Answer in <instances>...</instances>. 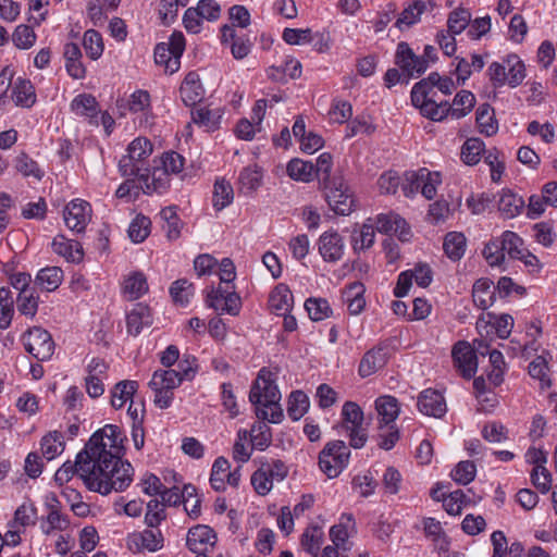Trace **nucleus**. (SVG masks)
I'll use <instances>...</instances> for the list:
<instances>
[{"label":"nucleus","mask_w":557,"mask_h":557,"mask_svg":"<svg viewBox=\"0 0 557 557\" xmlns=\"http://www.w3.org/2000/svg\"><path fill=\"white\" fill-rule=\"evenodd\" d=\"M51 245L53 251L64 257L69 262L79 263L84 259L83 247L76 240H71L63 235H58L54 237Z\"/></svg>","instance_id":"22"},{"label":"nucleus","mask_w":557,"mask_h":557,"mask_svg":"<svg viewBox=\"0 0 557 557\" xmlns=\"http://www.w3.org/2000/svg\"><path fill=\"white\" fill-rule=\"evenodd\" d=\"M230 470V462L224 457H218L213 465L210 475V484L213 490L220 492L225 490V481Z\"/></svg>","instance_id":"46"},{"label":"nucleus","mask_w":557,"mask_h":557,"mask_svg":"<svg viewBox=\"0 0 557 557\" xmlns=\"http://www.w3.org/2000/svg\"><path fill=\"white\" fill-rule=\"evenodd\" d=\"M276 377L275 373L262 368L249 392V400L256 407V416L271 423H280L284 418Z\"/></svg>","instance_id":"2"},{"label":"nucleus","mask_w":557,"mask_h":557,"mask_svg":"<svg viewBox=\"0 0 557 557\" xmlns=\"http://www.w3.org/2000/svg\"><path fill=\"white\" fill-rule=\"evenodd\" d=\"M349 528H354V519L351 515H343L339 523L331 528L330 537L337 548H342L343 550L349 549L347 543L349 537Z\"/></svg>","instance_id":"32"},{"label":"nucleus","mask_w":557,"mask_h":557,"mask_svg":"<svg viewBox=\"0 0 557 557\" xmlns=\"http://www.w3.org/2000/svg\"><path fill=\"white\" fill-rule=\"evenodd\" d=\"M455 366L466 379H471L478 369V357L473 347L466 341L456 343L451 350Z\"/></svg>","instance_id":"12"},{"label":"nucleus","mask_w":557,"mask_h":557,"mask_svg":"<svg viewBox=\"0 0 557 557\" xmlns=\"http://www.w3.org/2000/svg\"><path fill=\"white\" fill-rule=\"evenodd\" d=\"M12 99L16 106L30 108L36 101L35 89L32 83L27 79L17 78L13 87Z\"/></svg>","instance_id":"35"},{"label":"nucleus","mask_w":557,"mask_h":557,"mask_svg":"<svg viewBox=\"0 0 557 557\" xmlns=\"http://www.w3.org/2000/svg\"><path fill=\"white\" fill-rule=\"evenodd\" d=\"M305 309L312 321H323L330 318L333 310L325 298L311 297L305 301Z\"/></svg>","instance_id":"42"},{"label":"nucleus","mask_w":557,"mask_h":557,"mask_svg":"<svg viewBox=\"0 0 557 557\" xmlns=\"http://www.w3.org/2000/svg\"><path fill=\"white\" fill-rule=\"evenodd\" d=\"M323 531L319 527L305 530L301 535V546L312 556H317L322 544Z\"/></svg>","instance_id":"57"},{"label":"nucleus","mask_w":557,"mask_h":557,"mask_svg":"<svg viewBox=\"0 0 557 557\" xmlns=\"http://www.w3.org/2000/svg\"><path fill=\"white\" fill-rule=\"evenodd\" d=\"M125 435L117 425L107 424L95 432L86 444V454L78 462L86 486L102 495L122 492L129 486L134 468L123 461Z\"/></svg>","instance_id":"1"},{"label":"nucleus","mask_w":557,"mask_h":557,"mask_svg":"<svg viewBox=\"0 0 557 557\" xmlns=\"http://www.w3.org/2000/svg\"><path fill=\"white\" fill-rule=\"evenodd\" d=\"M170 294L176 304L185 306L194 295V286L187 280H177L172 283Z\"/></svg>","instance_id":"60"},{"label":"nucleus","mask_w":557,"mask_h":557,"mask_svg":"<svg viewBox=\"0 0 557 557\" xmlns=\"http://www.w3.org/2000/svg\"><path fill=\"white\" fill-rule=\"evenodd\" d=\"M350 451L343 441L327 443L319 455V466L327 478L333 479L348 465Z\"/></svg>","instance_id":"5"},{"label":"nucleus","mask_w":557,"mask_h":557,"mask_svg":"<svg viewBox=\"0 0 557 557\" xmlns=\"http://www.w3.org/2000/svg\"><path fill=\"white\" fill-rule=\"evenodd\" d=\"M166 518L163 504L158 499H151L147 504V512L145 515V523L148 528H158Z\"/></svg>","instance_id":"64"},{"label":"nucleus","mask_w":557,"mask_h":557,"mask_svg":"<svg viewBox=\"0 0 557 557\" xmlns=\"http://www.w3.org/2000/svg\"><path fill=\"white\" fill-rule=\"evenodd\" d=\"M148 289L147 277L140 271L129 273L123 281L122 292L128 300L139 299Z\"/></svg>","instance_id":"24"},{"label":"nucleus","mask_w":557,"mask_h":557,"mask_svg":"<svg viewBox=\"0 0 557 557\" xmlns=\"http://www.w3.org/2000/svg\"><path fill=\"white\" fill-rule=\"evenodd\" d=\"M375 224L380 233L395 234L401 242H408L411 238L410 227L397 213H381L376 216Z\"/></svg>","instance_id":"16"},{"label":"nucleus","mask_w":557,"mask_h":557,"mask_svg":"<svg viewBox=\"0 0 557 557\" xmlns=\"http://www.w3.org/2000/svg\"><path fill=\"white\" fill-rule=\"evenodd\" d=\"M71 110L79 116L90 119V123L98 124L97 115L99 113L98 102L92 95H77L71 102Z\"/></svg>","instance_id":"25"},{"label":"nucleus","mask_w":557,"mask_h":557,"mask_svg":"<svg viewBox=\"0 0 557 557\" xmlns=\"http://www.w3.org/2000/svg\"><path fill=\"white\" fill-rule=\"evenodd\" d=\"M418 408L421 413L441 418L447 410L443 395L432 388L424 389L418 397Z\"/></svg>","instance_id":"17"},{"label":"nucleus","mask_w":557,"mask_h":557,"mask_svg":"<svg viewBox=\"0 0 557 557\" xmlns=\"http://www.w3.org/2000/svg\"><path fill=\"white\" fill-rule=\"evenodd\" d=\"M471 22V13L465 8H458L450 12L447 20L448 32L461 34Z\"/></svg>","instance_id":"51"},{"label":"nucleus","mask_w":557,"mask_h":557,"mask_svg":"<svg viewBox=\"0 0 557 557\" xmlns=\"http://www.w3.org/2000/svg\"><path fill=\"white\" fill-rule=\"evenodd\" d=\"M127 547L135 553L157 552L163 547L164 537L159 528H148L140 532H133L127 536Z\"/></svg>","instance_id":"10"},{"label":"nucleus","mask_w":557,"mask_h":557,"mask_svg":"<svg viewBox=\"0 0 557 557\" xmlns=\"http://www.w3.org/2000/svg\"><path fill=\"white\" fill-rule=\"evenodd\" d=\"M318 250L325 262H337L344 256V238L336 231H326L319 237Z\"/></svg>","instance_id":"14"},{"label":"nucleus","mask_w":557,"mask_h":557,"mask_svg":"<svg viewBox=\"0 0 557 557\" xmlns=\"http://www.w3.org/2000/svg\"><path fill=\"white\" fill-rule=\"evenodd\" d=\"M363 293L364 286L359 282L350 284L348 289L345 292V300L350 314L357 315L364 309L366 300Z\"/></svg>","instance_id":"40"},{"label":"nucleus","mask_w":557,"mask_h":557,"mask_svg":"<svg viewBox=\"0 0 557 557\" xmlns=\"http://www.w3.org/2000/svg\"><path fill=\"white\" fill-rule=\"evenodd\" d=\"M152 153V144L144 137L135 138L127 148V154L119 162L122 176H135L138 180L148 178L150 169L148 158Z\"/></svg>","instance_id":"3"},{"label":"nucleus","mask_w":557,"mask_h":557,"mask_svg":"<svg viewBox=\"0 0 557 557\" xmlns=\"http://www.w3.org/2000/svg\"><path fill=\"white\" fill-rule=\"evenodd\" d=\"M484 150V144L479 138H469L461 148V159L468 165H475Z\"/></svg>","instance_id":"52"},{"label":"nucleus","mask_w":557,"mask_h":557,"mask_svg":"<svg viewBox=\"0 0 557 557\" xmlns=\"http://www.w3.org/2000/svg\"><path fill=\"white\" fill-rule=\"evenodd\" d=\"M395 62L400 67L407 79L420 76L428 69V61L416 55L409 45L401 41L397 45Z\"/></svg>","instance_id":"9"},{"label":"nucleus","mask_w":557,"mask_h":557,"mask_svg":"<svg viewBox=\"0 0 557 557\" xmlns=\"http://www.w3.org/2000/svg\"><path fill=\"white\" fill-rule=\"evenodd\" d=\"M309 398L302 391H294L289 395L287 413L294 421L299 420L308 411Z\"/></svg>","instance_id":"44"},{"label":"nucleus","mask_w":557,"mask_h":557,"mask_svg":"<svg viewBox=\"0 0 557 557\" xmlns=\"http://www.w3.org/2000/svg\"><path fill=\"white\" fill-rule=\"evenodd\" d=\"M16 308L21 314L35 317L38 309V296L34 290H24L16 298Z\"/></svg>","instance_id":"58"},{"label":"nucleus","mask_w":557,"mask_h":557,"mask_svg":"<svg viewBox=\"0 0 557 557\" xmlns=\"http://www.w3.org/2000/svg\"><path fill=\"white\" fill-rule=\"evenodd\" d=\"M15 169L23 176L28 177L32 176L38 181H40L44 176V172L37 164L35 160L29 158L26 153H20L15 159Z\"/></svg>","instance_id":"53"},{"label":"nucleus","mask_w":557,"mask_h":557,"mask_svg":"<svg viewBox=\"0 0 557 557\" xmlns=\"http://www.w3.org/2000/svg\"><path fill=\"white\" fill-rule=\"evenodd\" d=\"M83 46L90 59L97 60L103 52V41L101 35L94 29H88L84 34Z\"/></svg>","instance_id":"55"},{"label":"nucleus","mask_w":557,"mask_h":557,"mask_svg":"<svg viewBox=\"0 0 557 557\" xmlns=\"http://www.w3.org/2000/svg\"><path fill=\"white\" fill-rule=\"evenodd\" d=\"M287 473L281 460H260L259 468L251 475V485L257 494L264 496L272 490L274 482H282Z\"/></svg>","instance_id":"6"},{"label":"nucleus","mask_w":557,"mask_h":557,"mask_svg":"<svg viewBox=\"0 0 557 557\" xmlns=\"http://www.w3.org/2000/svg\"><path fill=\"white\" fill-rule=\"evenodd\" d=\"M507 64V83L510 87L519 86L525 78V66L520 58L516 54H510L505 59Z\"/></svg>","instance_id":"43"},{"label":"nucleus","mask_w":557,"mask_h":557,"mask_svg":"<svg viewBox=\"0 0 557 557\" xmlns=\"http://www.w3.org/2000/svg\"><path fill=\"white\" fill-rule=\"evenodd\" d=\"M483 256L491 267H499L505 261V253L498 237L491 239L483 249Z\"/></svg>","instance_id":"59"},{"label":"nucleus","mask_w":557,"mask_h":557,"mask_svg":"<svg viewBox=\"0 0 557 557\" xmlns=\"http://www.w3.org/2000/svg\"><path fill=\"white\" fill-rule=\"evenodd\" d=\"M40 446L44 457L52 460L64 449L63 436L58 431L50 432L42 437Z\"/></svg>","instance_id":"41"},{"label":"nucleus","mask_w":557,"mask_h":557,"mask_svg":"<svg viewBox=\"0 0 557 557\" xmlns=\"http://www.w3.org/2000/svg\"><path fill=\"white\" fill-rule=\"evenodd\" d=\"M472 298L478 308L487 309L495 300L493 283L487 278L478 280L473 285Z\"/></svg>","instance_id":"30"},{"label":"nucleus","mask_w":557,"mask_h":557,"mask_svg":"<svg viewBox=\"0 0 557 557\" xmlns=\"http://www.w3.org/2000/svg\"><path fill=\"white\" fill-rule=\"evenodd\" d=\"M138 388V383L125 380L116 383L111 391V405L115 409L122 408L128 400H132Z\"/></svg>","instance_id":"33"},{"label":"nucleus","mask_w":557,"mask_h":557,"mask_svg":"<svg viewBox=\"0 0 557 557\" xmlns=\"http://www.w3.org/2000/svg\"><path fill=\"white\" fill-rule=\"evenodd\" d=\"M63 281V271L59 267H47L41 269L37 276L36 283L45 290H55Z\"/></svg>","instance_id":"38"},{"label":"nucleus","mask_w":557,"mask_h":557,"mask_svg":"<svg viewBox=\"0 0 557 557\" xmlns=\"http://www.w3.org/2000/svg\"><path fill=\"white\" fill-rule=\"evenodd\" d=\"M331 209L341 215H348L355 208L354 195L342 175L334 174L333 181L323 186Z\"/></svg>","instance_id":"7"},{"label":"nucleus","mask_w":557,"mask_h":557,"mask_svg":"<svg viewBox=\"0 0 557 557\" xmlns=\"http://www.w3.org/2000/svg\"><path fill=\"white\" fill-rule=\"evenodd\" d=\"M342 429L349 438L352 448H361L368 440L367 429L363 426V411L354 401H346L342 408Z\"/></svg>","instance_id":"4"},{"label":"nucleus","mask_w":557,"mask_h":557,"mask_svg":"<svg viewBox=\"0 0 557 557\" xmlns=\"http://www.w3.org/2000/svg\"><path fill=\"white\" fill-rule=\"evenodd\" d=\"M475 97L471 91L461 90L459 91L453 101V104L449 106L451 108V116L454 119H460L466 116L474 107Z\"/></svg>","instance_id":"45"},{"label":"nucleus","mask_w":557,"mask_h":557,"mask_svg":"<svg viewBox=\"0 0 557 557\" xmlns=\"http://www.w3.org/2000/svg\"><path fill=\"white\" fill-rule=\"evenodd\" d=\"M36 520V508L33 505L23 504L14 512V518L8 523L10 528H20L23 531L26 527L34 524Z\"/></svg>","instance_id":"50"},{"label":"nucleus","mask_w":557,"mask_h":557,"mask_svg":"<svg viewBox=\"0 0 557 557\" xmlns=\"http://www.w3.org/2000/svg\"><path fill=\"white\" fill-rule=\"evenodd\" d=\"M90 205L82 199L72 200L64 209L65 225L77 233L83 232L90 220Z\"/></svg>","instance_id":"13"},{"label":"nucleus","mask_w":557,"mask_h":557,"mask_svg":"<svg viewBox=\"0 0 557 557\" xmlns=\"http://www.w3.org/2000/svg\"><path fill=\"white\" fill-rule=\"evenodd\" d=\"M182 101L187 107H194L205 97V88L200 82V77L195 72H189L180 87Z\"/></svg>","instance_id":"18"},{"label":"nucleus","mask_w":557,"mask_h":557,"mask_svg":"<svg viewBox=\"0 0 557 557\" xmlns=\"http://www.w3.org/2000/svg\"><path fill=\"white\" fill-rule=\"evenodd\" d=\"M375 409L380 430H384V425H395L394 422L399 414V406L395 397L388 395L379 397L375 400Z\"/></svg>","instance_id":"23"},{"label":"nucleus","mask_w":557,"mask_h":557,"mask_svg":"<svg viewBox=\"0 0 557 557\" xmlns=\"http://www.w3.org/2000/svg\"><path fill=\"white\" fill-rule=\"evenodd\" d=\"M286 172L292 180L302 183H309L315 177L314 164L297 158L287 163Z\"/></svg>","instance_id":"31"},{"label":"nucleus","mask_w":557,"mask_h":557,"mask_svg":"<svg viewBox=\"0 0 557 557\" xmlns=\"http://www.w3.org/2000/svg\"><path fill=\"white\" fill-rule=\"evenodd\" d=\"M524 206L523 198L509 189L503 190L498 200V210L506 219H512L520 214Z\"/></svg>","instance_id":"29"},{"label":"nucleus","mask_w":557,"mask_h":557,"mask_svg":"<svg viewBox=\"0 0 557 557\" xmlns=\"http://www.w3.org/2000/svg\"><path fill=\"white\" fill-rule=\"evenodd\" d=\"M498 238L505 255L507 253L511 259L521 257L523 239L518 234L511 231H505Z\"/></svg>","instance_id":"48"},{"label":"nucleus","mask_w":557,"mask_h":557,"mask_svg":"<svg viewBox=\"0 0 557 557\" xmlns=\"http://www.w3.org/2000/svg\"><path fill=\"white\" fill-rule=\"evenodd\" d=\"M153 318L150 308L144 304H136L126 315L127 333L138 336L145 327L152 324Z\"/></svg>","instance_id":"19"},{"label":"nucleus","mask_w":557,"mask_h":557,"mask_svg":"<svg viewBox=\"0 0 557 557\" xmlns=\"http://www.w3.org/2000/svg\"><path fill=\"white\" fill-rule=\"evenodd\" d=\"M429 176V170L420 169L419 171H409L405 173L403 183V191L406 197H411L422 189V183Z\"/></svg>","instance_id":"47"},{"label":"nucleus","mask_w":557,"mask_h":557,"mask_svg":"<svg viewBox=\"0 0 557 557\" xmlns=\"http://www.w3.org/2000/svg\"><path fill=\"white\" fill-rule=\"evenodd\" d=\"M476 467L474 462L465 460L460 461L451 471V479L462 485L469 484L475 478Z\"/></svg>","instance_id":"62"},{"label":"nucleus","mask_w":557,"mask_h":557,"mask_svg":"<svg viewBox=\"0 0 557 557\" xmlns=\"http://www.w3.org/2000/svg\"><path fill=\"white\" fill-rule=\"evenodd\" d=\"M182 382L183 380L176 370H157L149 382V386L150 388H163L173 392Z\"/></svg>","instance_id":"34"},{"label":"nucleus","mask_w":557,"mask_h":557,"mask_svg":"<svg viewBox=\"0 0 557 557\" xmlns=\"http://www.w3.org/2000/svg\"><path fill=\"white\" fill-rule=\"evenodd\" d=\"M216 542V535L208 525L199 524L189 529L186 537L187 547L199 555L211 550Z\"/></svg>","instance_id":"15"},{"label":"nucleus","mask_w":557,"mask_h":557,"mask_svg":"<svg viewBox=\"0 0 557 557\" xmlns=\"http://www.w3.org/2000/svg\"><path fill=\"white\" fill-rule=\"evenodd\" d=\"M387 361L386 347L376 346L368 350L359 363V374L367 377L383 368Z\"/></svg>","instance_id":"20"},{"label":"nucleus","mask_w":557,"mask_h":557,"mask_svg":"<svg viewBox=\"0 0 557 557\" xmlns=\"http://www.w3.org/2000/svg\"><path fill=\"white\" fill-rule=\"evenodd\" d=\"M223 111L221 109L198 108L191 111V121L206 132H214L220 127Z\"/></svg>","instance_id":"26"},{"label":"nucleus","mask_w":557,"mask_h":557,"mask_svg":"<svg viewBox=\"0 0 557 557\" xmlns=\"http://www.w3.org/2000/svg\"><path fill=\"white\" fill-rule=\"evenodd\" d=\"M206 301L208 307L231 315H237L242 307L240 297L234 290H230L228 288H212L208 293Z\"/></svg>","instance_id":"11"},{"label":"nucleus","mask_w":557,"mask_h":557,"mask_svg":"<svg viewBox=\"0 0 557 557\" xmlns=\"http://www.w3.org/2000/svg\"><path fill=\"white\" fill-rule=\"evenodd\" d=\"M332 156L327 152L321 153L318 159L317 163L314 165L315 176L319 178L322 186L331 183L333 181V176L331 174L332 172Z\"/></svg>","instance_id":"63"},{"label":"nucleus","mask_w":557,"mask_h":557,"mask_svg":"<svg viewBox=\"0 0 557 557\" xmlns=\"http://www.w3.org/2000/svg\"><path fill=\"white\" fill-rule=\"evenodd\" d=\"M428 5L433 9L435 3L432 0H414L407 8L403 10L398 20L396 21V26L399 29H403L404 26L410 27L420 21V16L423 12L426 11Z\"/></svg>","instance_id":"27"},{"label":"nucleus","mask_w":557,"mask_h":557,"mask_svg":"<svg viewBox=\"0 0 557 557\" xmlns=\"http://www.w3.org/2000/svg\"><path fill=\"white\" fill-rule=\"evenodd\" d=\"M151 222L149 218L138 214L129 224L128 236L133 243H143L150 233Z\"/></svg>","instance_id":"49"},{"label":"nucleus","mask_w":557,"mask_h":557,"mask_svg":"<svg viewBox=\"0 0 557 557\" xmlns=\"http://www.w3.org/2000/svg\"><path fill=\"white\" fill-rule=\"evenodd\" d=\"M476 123L480 133L486 136H493L498 131V123L495 119L493 108L487 104H481L476 110Z\"/></svg>","instance_id":"36"},{"label":"nucleus","mask_w":557,"mask_h":557,"mask_svg":"<svg viewBox=\"0 0 557 557\" xmlns=\"http://www.w3.org/2000/svg\"><path fill=\"white\" fill-rule=\"evenodd\" d=\"M294 296L285 284H278L271 292L269 307L276 315H285L293 307Z\"/></svg>","instance_id":"21"},{"label":"nucleus","mask_w":557,"mask_h":557,"mask_svg":"<svg viewBox=\"0 0 557 557\" xmlns=\"http://www.w3.org/2000/svg\"><path fill=\"white\" fill-rule=\"evenodd\" d=\"M548 371L549 368L547 361L543 356H537L529 364V374L531 375V377L539 380L541 382L542 388H548L552 385Z\"/></svg>","instance_id":"54"},{"label":"nucleus","mask_w":557,"mask_h":557,"mask_svg":"<svg viewBox=\"0 0 557 557\" xmlns=\"http://www.w3.org/2000/svg\"><path fill=\"white\" fill-rule=\"evenodd\" d=\"M466 245L467 239L462 233L450 232L444 238L443 248L449 259L457 261L465 255Z\"/></svg>","instance_id":"37"},{"label":"nucleus","mask_w":557,"mask_h":557,"mask_svg":"<svg viewBox=\"0 0 557 557\" xmlns=\"http://www.w3.org/2000/svg\"><path fill=\"white\" fill-rule=\"evenodd\" d=\"M25 349L37 360H49L54 352V342L51 334L40 327L29 329L23 336Z\"/></svg>","instance_id":"8"},{"label":"nucleus","mask_w":557,"mask_h":557,"mask_svg":"<svg viewBox=\"0 0 557 557\" xmlns=\"http://www.w3.org/2000/svg\"><path fill=\"white\" fill-rule=\"evenodd\" d=\"M262 170L257 164L244 168L238 176V189L244 194L257 190L262 184Z\"/></svg>","instance_id":"28"},{"label":"nucleus","mask_w":557,"mask_h":557,"mask_svg":"<svg viewBox=\"0 0 557 557\" xmlns=\"http://www.w3.org/2000/svg\"><path fill=\"white\" fill-rule=\"evenodd\" d=\"M85 454L86 447L84 448L83 451L77 454L74 463H72L71 461H66L65 463L62 465V467H60L57 470L54 474V480L58 484L63 485L64 483H67L75 473H77L82 478V470L79 469L81 465L78 462L82 460L83 455Z\"/></svg>","instance_id":"56"},{"label":"nucleus","mask_w":557,"mask_h":557,"mask_svg":"<svg viewBox=\"0 0 557 557\" xmlns=\"http://www.w3.org/2000/svg\"><path fill=\"white\" fill-rule=\"evenodd\" d=\"M234 190L224 178L216 180L213 188L212 203L216 211H221L232 203Z\"/></svg>","instance_id":"39"},{"label":"nucleus","mask_w":557,"mask_h":557,"mask_svg":"<svg viewBox=\"0 0 557 557\" xmlns=\"http://www.w3.org/2000/svg\"><path fill=\"white\" fill-rule=\"evenodd\" d=\"M375 239V230L372 224H363L359 233H355L352 236V247L355 251L364 250L372 247Z\"/></svg>","instance_id":"61"}]
</instances>
